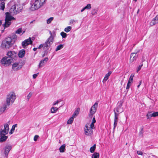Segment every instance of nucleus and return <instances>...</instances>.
<instances>
[{
	"mask_svg": "<svg viewBox=\"0 0 158 158\" xmlns=\"http://www.w3.org/2000/svg\"><path fill=\"white\" fill-rule=\"evenodd\" d=\"M32 94V93L31 92L29 93L27 95V100L29 101L30 98L31 97Z\"/></svg>",
	"mask_w": 158,
	"mask_h": 158,
	"instance_id": "nucleus-39",
	"label": "nucleus"
},
{
	"mask_svg": "<svg viewBox=\"0 0 158 158\" xmlns=\"http://www.w3.org/2000/svg\"><path fill=\"white\" fill-rule=\"evenodd\" d=\"M13 2V1H11L9 3V5H10V4H11V3Z\"/></svg>",
	"mask_w": 158,
	"mask_h": 158,
	"instance_id": "nucleus-57",
	"label": "nucleus"
},
{
	"mask_svg": "<svg viewBox=\"0 0 158 158\" xmlns=\"http://www.w3.org/2000/svg\"><path fill=\"white\" fill-rule=\"evenodd\" d=\"M38 74H39V73H37L36 74H34L33 75V78L35 79L38 76Z\"/></svg>",
	"mask_w": 158,
	"mask_h": 158,
	"instance_id": "nucleus-46",
	"label": "nucleus"
},
{
	"mask_svg": "<svg viewBox=\"0 0 158 158\" xmlns=\"http://www.w3.org/2000/svg\"><path fill=\"white\" fill-rule=\"evenodd\" d=\"M117 124V123H115L114 122V127L113 129H114L116 127Z\"/></svg>",
	"mask_w": 158,
	"mask_h": 158,
	"instance_id": "nucleus-49",
	"label": "nucleus"
},
{
	"mask_svg": "<svg viewBox=\"0 0 158 158\" xmlns=\"http://www.w3.org/2000/svg\"><path fill=\"white\" fill-rule=\"evenodd\" d=\"M7 107V105L6 104H4L0 106V115L4 112L6 110Z\"/></svg>",
	"mask_w": 158,
	"mask_h": 158,
	"instance_id": "nucleus-17",
	"label": "nucleus"
},
{
	"mask_svg": "<svg viewBox=\"0 0 158 158\" xmlns=\"http://www.w3.org/2000/svg\"><path fill=\"white\" fill-rule=\"evenodd\" d=\"M23 9L22 5L15 4L11 7L10 10V13L7 12L6 13V18L5 23L2 26L4 28L8 27L11 24V21L15 20V19L11 15H14L21 11Z\"/></svg>",
	"mask_w": 158,
	"mask_h": 158,
	"instance_id": "nucleus-1",
	"label": "nucleus"
},
{
	"mask_svg": "<svg viewBox=\"0 0 158 158\" xmlns=\"http://www.w3.org/2000/svg\"><path fill=\"white\" fill-rule=\"evenodd\" d=\"M96 148V145L94 144L92 147H91L90 148V151L91 153L94 152Z\"/></svg>",
	"mask_w": 158,
	"mask_h": 158,
	"instance_id": "nucleus-31",
	"label": "nucleus"
},
{
	"mask_svg": "<svg viewBox=\"0 0 158 158\" xmlns=\"http://www.w3.org/2000/svg\"><path fill=\"white\" fill-rule=\"evenodd\" d=\"M111 73L112 72L111 71H109L108 73L105 75L104 78L102 81V82L103 83L105 82L107 80L109 76L111 74Z\"/></svg>",
	"mask_w": 158,
	"mask_h": 158,
	"instance_id": "nucleus-19",
	"label": "nucleus"
},
{
	"mask_svg": "<svg viewBox=\"0 0 158 158\" xmlns=\"http://www.w3.org/2000/svg\"><path fill=\"white\" fill-rule=\"evenodd\" d=\"M143 127H140V132L139 133V137L142 138L143 137Z\"/></svg>",
	"mask_w": 158,
	"mask_h": 158,
	"instance_id": "nucleus-23",
	"label": "nucleus"
},
{
	"mask_svg": "<svg viewBox=\"0 0 158 158\" xmlns=\"http://www.w3.org/2000/svg\"><path fill=\"white\" fill-rule=\"evenodd\" d=\"M49 33L50 34V36L44 43L45 47L48 48H49L53 43L54 40V37L56 35L55 32H53V33L52 34L51 31H50Z\"/></svg>",
	"mask_w": 158,
	"mask_h": 158,
	"instance_id": "nucleus-5",
	"label": "nucleus"
},
{
	"mask_svg": "<svg viewBox=\"0 0 158 158\" xmlns=\"http://www.w3.org/2000/svg\"><path fill=\"white\" fill-rule=\"evenodd\" d=\"M129 81L130 82L132 83L133 81V79H132L131 78H129V79L128 81Z\"/></svg>",
	"mask_w": 158,
	"mask_h": 158,
	"instance_id": "nucleus-50",
	"label": "nucleus"
},
{
	"mask_svg": "<svg viewBox=\"0 0 158 158\" xmlns=\"http://www.w3.org/2000/svg\"><path fill=\"white\" fill-rule=\"evenodd\" d=\"M64 45L63 44H60L56 48V49L55 51L57 52L59 50H60L63 48Z\"/></svg>",
	"mask_w": 158,
	"mask_h": 158,
	"instance_id": "nucleus-30",
	"label": "nucleus"
},
{
	"mask_svg": "<svg viewBox=\"0 0 158 158\" xmlns=\"http://www.w3.org/2000/svg\"><path fill=\"white\" fill-rule=\"evenodd\" d=\"M38 137L39 136L37 135H35L34 138V140L35 141H36L37 139L38 138Z\"/></svg>",
	"mask_w": 158,
	"mask_h": 158,
	"instance_id": "nucleus-47",
	"label": "nucleus"
},
{
	"mask_svg": "<svg viewBox=\"0 0 158 158\" xmlns=\"http://www.w3.org/2000/svg\"><path fill=\"white\" fill-rule=\"evenodd\" d=\"M9 123L10 122L9 121L5 123L4 125V129H1L0 131V137H1L2 136V137L6 136V135L8 133L9 131Z\"/></svg>",
	"mask_w": 158,
	"mask_h": 158,
	"instance_id": "nucleus-6",
	"label": "nucleus"
},
{
	"mask_svg": "<svg viewBox=\"0 0 158 158\" xmlns=\"http://www.w3.org/2000/svg\"><path fill=\"white\" fill-rule=\"evenodd\" d=\"M16 36L15 35L12 37H8L2 42L1 47L3 48L9 49L14 44L16 40Z\"/></svg>",
	"mask_w": 158,
	"mask_h": 158,
	"instance_id": "nucleus-2",
	"label": "nucleus"
},
{
	"mask_svg": "<svg viewBox=\"0 0 158 158\" xmlns=\"http://www.w3.org/2000/svg\"><path fill=\"white\" fill-rule=\"evenodd\" d=\"M146 116L147 117V119H150L152 117H153L152 116V114L151 113H149L146 115Z\"/></svg>",
	"mask_w": 158,
	"mask_h": 158,
	"instance_id": "nucleus-40",
	"label": "nucleus"
},
{
	"mask_svg": "<svg viewBox=\"0 0 158 158\" xmlns=\"http://www.w3.org/2000/svg\"><path fill=\"white\" fill-rule=\"evenodd\" d=\"M2 24V21L0 20V26Z\"/></svg>",
	"mask_w": 158,
	"mask_h": 158,
	"instance_id": "nucleus-59",
	"label": "nucleus"
},
{
	"mask_svg": "<svg viewBox=\"0 0 158 158\" xmlns=\"http://www.w3.org/2000/svg\"><path fill=\"white\" fill-rule=\"evenodd\" d=\"M137 52L135 53H131L130 55V60L131 62H133L134 61V60L136 59L135 56L136 54H137Z\"/></svg>",
	"mask_w": 158,
	"mask_h": 158,
	"instance_id": "nucleus-20",
	"label": "nucleus"
},
{
	"mask_svg": "<svg viewBox=\"0 0 158 158\" xmlns=\"http://www.w3.org/2000/svg\"><path fill=\"white\" fill-rule=\"evenodd\" d=\"M25 53V50L24 49L21 50L19 52L18 56L19 57L22 58L24 57Z\"/></svg>",
	"mask_w": 158,
	"mask_h": 158,
	"instance_id": "nucleus-18",
	"label": "nucleus"
},
{
	"mask_svg": "<svg viewBox=\"0 0 158 158\" xmlns=\"http://www.w3.org/2000/svg\"><path fill=\"white\" fill-rule=\"evenodd\" d=\"M134 74H132L130 76V77L129 78H132V79H133V78L134 77Z\"/></svg>",
	"mask_w": 158,
	"mask_h": 158,
	"instance_id": "nucleus-51",
	"label": "nucleus"
},
{
	"mask_svg": "<svg viewBox=\"0 0 158 158\" xmlns=\"http://www.w3.org/2000/svg\"><path fill=\"white\" fill-rule=\"evenodd\" d=\"M123 102L120 101L118 102L117 106L115 108L114 110H115L117 113H121L123 111V109L122 108Z\"/></svg>",
	"mask_w": 158,
	"mask_h": 158,
	"instance_id": "nucleus-11",
	"label": "nucleus"
},
{
	"mask_svg": "<svg viewBox=\"0 0 158 158\" xmlns=\"http://www.w3.org/2000/svg\"><path fill=\"white\" fill-rule=\"evenodd\" d=\"M133 1H135V2H136L137 0H133Z\"/></svg>",
	"mask_w": 158,
	"mask_h": 158,
	"instance_id": "nucleus-63",
	"label": "nucleus"
},
{
	"mask_svg": "<svg viewBox=\"0 0 158 158\" xmlns=\"http://www.w3.org/2000/svg\"><path fill=\"white\" fill-rule=\"evenodd\" d=\"M59 102V101L58 100H57L56 101L54 102L53 103L52 105L53 106H55V105L58 104Z\"/></svg>",
	"mask_w": 158,
	"mask_h": 158,
	"instance_id": "nucleus-48",
	"label": "nucleus"
},
{
	"mask_svg": "<svg viewBox=\"0 0 158 158\" xmlns=\"http://www.w3.org/2000/svg\"><path fill=\"white\" fill-rule=\"evenodd\" d=\"M114 118H118L119 114L120 113H117L115 110H114Z\"/></svg>",
	"mask_w": 158,
	"mask_h": 158,
	"instance_id": "nucleus-38",
	"label": "nucleus"
},
{
	"mask_svg": "<svg viewBox=\"0 0 158 158\" xmlns=\"http://www.w3.org/2000/svg\"><path fill=\"white\" fill-rule=\"evenodd\" d=\"M24 32H25L24 31H23V33H22V34H22H22H23V33H24Z\"/></svg>",
	"mask_w": 158,
	"mask_h": 158,
	"instance_id": "nucleus-62",
	"label": "nucleus"
},
{
	"mask_svg": "<svg viewBox=\"0 0 158 158\" xmlns=\"http://www.w3.org/2000/svg\"><path fill=\"white\" fill-rule=\"evenodd\" d=\"M16 33L20 34L22 33V30L21 28L18 29L15 32Z\"/></svg>",
	"mask_w": 158,
	"mask_h": 158,
	"instance_id": "nucleus-36",
	"label": "nucleus"
},
{
	"mask_svg": "<svg viewBox=\"0 0 158 158\" xmlns=\"http://www.w3.org/2000/svg\"><path fill=\"white\" fill-rule=\"evenodd\" d=\"M73 120H74V118L73 117H71L68 120V121L67 122V124H71L73 123Z\"/></svg>",
	"mask_w": 158,
	"mask_h": 158,
	"instance_id": "nucleus-28",
	"label": "nucleus"
},
{
	"mask_svg": "<svg viewBox=\"0 0 158 158\" xmlns=\"http://www.w3.org/2000/svg\"><path fill=\"white\" fill-rule=\"evenodd\" d=\"M85 7V9L89 10L91 8V5L90 4H88Z\"/></svg>",
	"mask_w": 158,
	"mask_h": 158,
	"instance_id": "nucleus-37",
	"label": "nucleus"
},
{
	"mask_svg": "<svg viewBox=\"0 0 158 158\" xmlns=\"http://www.w3.org/2000/svg\"><path fill=\"white\" fill-rule=\"evenodd\" d=\"M132 83L130 82L129 81H128V82L127 84V88H126L127 89H129L130 86L131 85Z\"/></svg>",
	"mask_w": 158,
	"mask_h": 158,
	"instance_id": "nucleus-44",
	"label": "nucleus"
},
{
	"mask_svg": "<svg viewBox=\"0 0 158 158\" xmlns=\"http://www.w3.org/2000/svg\"><path fill=\"white\" fill-rule=\"evenodd\" d=\"M60 35L63 38H65L67 36V34L64 32H61Z\"/></svg>",
	"mask_w": 158,
	"mask_h": 158,
	"instance_id": "nucleus-35",
	"label": "nucleus"
},
{
	"mask_svg": "<svg viewBox=\"0 0 158 158\" xmlns=\"http://www.w3.org/2000/svg\"><path fill=\"white\" fill-rule=\"evenodd\" d=\"M12 148V145L10 144H6L3 148V153L6 158H7L8 154Z\"/></svg>",
	"mask_w": 158,
	"mask_h": 158,
	"instance_id": "nucleus-9",
	"label": "nucleus"
},
{
	"mask_svg": "<svg viewBox=\"0 0 158 158\" xmlns=\"http://www.w3.org/2000/svg\"><path fill=\"white\" fill-rule=\"evenodd\" d=\"M0 9L3 10L5 8V3L3 2H2L0 4Z\"/></svg>",
	"mask_w": 158,
	"mask_h": 158,
	"instance_id": "nucleus-34",
	"label": "nucleus"
},
{
	"mask_svg": "<svg viewBox=\"0 0 158 158\" xmlns=\"http://www.w3.org/2000/svg\"><path fill=\"white\" fill-rule=\"evenodd\" d=\"M72 29V27L71 26H68L65 28L64 29V31L66 32H69Z\"/></svg>",
	"mask_w": 158,
	"mask_h": 158,
	"instance_id": "nucleus-33",
	"label": "nucleus"
},
{
	"mask_svg": "<svg viewBox=\"0 0 158 158\" xmlns=\"http://www.w3.org/2000/svg\"><path fill=\"white\" fill-rule=\"evenodd\" d=\"M137 72H138V69H137Z\"/></svg>",
	"mask_w": 158,
	"mask_h": 158,
	"instance_id": "nucleus-61",
	"label": "nucleus"
},
{
	"mask_svg": "<svg viewBox=\"0 0 158 158\" xmlns=\"http://www.w3.org/2000/svg\"><path fill=\"white\" fill-rule=\"evenodd\" d=\"M143 64H141L140 66H139V71L141 67L143 66Z\"/></svg>",
	"mask_w": 158,
	"mask_h": 158,
	"instance_id": "nucleus-53",
	"label": "nucleus"
},
{
	"mask_svg": "<svg viewBox=\"0 0 158 158\" xmlns=\"http://www.w3.org/2000/svg\"><path fill=\"white\" fill-rule=\"evenodd\" d=\"M16 98L15 93L14 92H11L8 94L6 96V103L8 106L10 105V103H13Z\"/></svg>",
	"mask_w": 158,
	"mask_h": 158,
	"instance_id": "nucleus-4",
	"label": "nucleus"
},
{
	"mask_svg": "<svg viewBox=\"0 0 158 158\" xmlns=\"http://www.w3.org/2000/svg\"><path fill=\"white\" fill-rule=\"evenodd\" d=\"M7 55L8 56V57L12 59L14 58L17 55L16 53L14 51H9L7 53Z\"/></svg>",
	"mask_w": 158,
	"mask_h": 158,
	"instance_id": "nucleus-14",
	"label": "nucleus"
},
{
	"mask_svg": "<svg viewBox=\"0 0 158 158\" xmlns=\"http://www.w3.org/2000/svg\"><path fill=\"white\" fill-rule=\"evenodd\" d=\"M48 57H46L44 59L41 60L38 66V69H40L41 68L44 66L46 64V62L48 61Z\"/></svg>",
	"mask_w": 158,
	"mask_h": 158,
	"instance_id": "nucleus-13",
	"label": "nucleus"
},
{
	"mask_svg": "<svg viewBox=\"0 0 158 158\" xmlns=\"http://www.w3.org/2000/svg\"><path fill=\"white\" fill-rule=\"evenodd\" d=\"M141 81H140V83H139V85H140L141 84Z\"/></svg>",
	"mask_w": 158,
	"mask_h": 158,
	"instance_id": "nucleus-60",
	"label": "nucleus"
},
{
	"mask_svg": "<svg viewBox=\"0 0 158 158\" xmlns=\"http://www.w3.org/2000/svg\"><path fill=\"white\" fill-rule=\"evenodd\" d=\"M96 122V120L95 118H93L91 123L90 124V126L91 128H95L94 125V123Z\"/></svg>",
	"mask_w": 158,
	"mask_h": 158,
	"instance_id": "nucleus-24",
	"label": "nucleus"
},
{
	"mask_svg": "<svg viewBox=\"0 0 158 158\" xmlns=\"http://www.w3.org/2000/svg\"><path fill=\"white\" fill-rule=\"evenodd\" d=\"M38 48H33V50L34 51H35Z\"/></svg>",
	"mask_w": 158,
	"mask_h": 158,
	"instance_id": "nucleus-56",
	"label": "nucleus"
},
{
	"mask_svg": "<svg viewBox=\"0 0 158 158\" xmlns=\"http://www.w3.org/2000/svg\"><path fill=\"white\" fill-rule=\"evenodd\" d=\"M45 0H31L30 4L31 5L30 10L32 11H34L38 10L44 4Z\"/></svg>",
	"mask_w": 158,
	"mask_h": 158,
	"instance_id": "nucleus-3",
	"label": "nucleus"
},
{
	"mask_svg": "<svg viewBox=\"0 0 158 158\" xmlns=\"http://www.w3.org/2000/svg\"><path fill=\"white\" fill-rule=\"evenodd\" d=\"M98 103L96 102L91 107L89 111L90 116H92L96 112L98 106Z\"/></svg>",
	"mask_w": 158,
	"mask_h": 158,
	"instance_id": "nucleus-10",
	"label": "nucleus"
},
{
	"mask_svg": "<svg viewBox=\"0 0 158 158\" xmlns=\"http://www.w3.org/2000/svg\"><path fill=\"white\" fill-rule=\"evenodd\" d=\"M22 66L17 63H14L12 66V68L14 71H17L22 68Z\"/></svg>",
	"mask_w": 158,
	"mask_h": 158,
	"instance_id": "nucleus-15",
	"label": "nucleus"
},
{
	"mask_svg": "<svg viewBox=\"0 0 158 158\" xmlns=\"http://www.w3.org/2000/svg\"><path fill=\"white\" fill-rule=\"evenodd\" d=\"M32 41L31 40L30 37H29L26 40L22 43V45L23 48H26V46L30 44H32Z\"/></svg>",
	"mask_w": 158,
	"mask_h": 158,
	"instance_id": "nucleus-12",
	"label": "nucleus"
},
{
	"mask_svg": "<svg viewBox=\"0 0 158 158\" xmlns=\"http://www.w3.org/2000/svg\"><path fill=\"white\" fill-rule=\"evenodd\" d=\"M12 60L13 59L11 58L5 56L1 60V63L3 66H7L10 64Z\"/></svg>",
	"mask_w": 158,
	"mask_h": 158,
	"instance_id": "nucleus-7",
	"label": "nucleus"
},
{
	"mask_svg": "<svg viewBox=\"0 0 158 158\" xmlns=\"http://www.w3.org/2000/svg\"><path fill=\"white\" fill-rule=\"evenodd\" d=\"M94 128H91L89 123L86 124L84 128V133L87 136H91L93 133L92 129Z\"/></svg>",
	"mask_w": 158,
	"mask_h": 158,
	"instance_id": "nucleus-8",
	"label": "nucleus"
},
{
	"mask_svg": "<svg viewBox=\"0 0 158 158\" xmlns=\"http://www.w3.org/2000/svg\"><path fill=\"white\" fill-rule=\"evenodd\" d=\"M118 118H114V122L118 123Z\"/></svg>",
	"mask_w": 158,
	"mask_h": 158,
	"instance_id": "nucleus-52",
	"label": "nucleus"
},
{
	"mask_svg": "<svg viewBox=\"0 0 158 158\" xmlns=\"http://www.w3.org/2000/svg\"><path fill=\"white\" fill-rule=\"evenodd\" d=\"M152 114V116L153 117L158 116V112H155Z\"/></svg>",
	"mask_w": 158,
	"mask_h": 158,
	"instance_id": "nucleus-43",
	"label": "nucleus"
},
{
	"mask_svg": "<svg viewBox=\"0 0 158 158\" xmlns=\"http://www.w3.org/2000/svg\"><path fill=\"white\" fill-rule=\"evenodd\" d=\"M65 148V145L64 144L61 145L59 148L60 152H64Z\"/></svg>",
	"mask_w": 158,
	"mask_h": 158,
	"instance_id": "nucleus-22",
	"label": "nucleus"
},
{
	"mask_svg": "<svg viewBox=\"0 0 158 158\" xmlns=\"http://www.w3.org/2000/svg\"><path fill=\"white\" fill-rule=\"evenodd\" d=\"M80 109L79 108H77L74 111L72 116V117L73 118H75L79 114Z\"/></svg>",
	"mask_w": 158,
	"mask_h": 158,
	"instance_id": "nucleus-21",
	"label": "nucleus"
},
{
	"mask_svg": "<svg viewBox=\"0 0 158 158\" xmlns=\"http://www.w3.org/2000/svg\"><path fill=\"white\" fill-rule=\"evenodd\" d=\"M123 80H122L121 81V85H122V84H123Z\"/></svg>",
	"mask_w": 158,
	"mask_h": 158,
	"instance_id": "nucleus-58",
	"label": "nucleus"
},
{
	"mask_svg": "<svg viewBox=\"0 0 158 158\" xmlns=\"http://www.w3.org/2000/svg\"><path fill=\"white\" fill-rule=\"evenodd\" d=\"M97 12H98L97 10H96L95 9H94L92 11V13H91L92 15H95L97 14Z\"/></svg>",
	"mask_w": 158,
	"mask_h": 158,
	"instance_id": "nucleus-41",
	"label": "nucleus"
},
{
	"mask_svg": "<svg viewBox=\"0 0 158 158\" xmlns=\"http://www.w3.org/2000/svg\"><path fill=\"white\" fill-rule=\"evenodd\" d=\"M99 154L98 153L94 152L92 155V158H99Z\"/></svg>",
	"mask_w": 158,
	"mask_h": 158,
	"instance_id": "nucleus-26",
	"label": "nucleus"
},
{
	"mask_svg": "<svg viewBox=\"0 0 158 158\" xmlns=\"http://www.w3.org/2000/svg\"><path fill=\"white\" fill-rule=\"evenodd\" d=\"M7 138V136H4V137H2V136L1 137H0V142H5Z\"/></svg>",
	"mask_w": 158,
	"mask_h": 158,
	"instance_id": "nucleus-25",
	"label": "nucleus"
},
{
	"mask_svg": "<svg viewBox=\"0 0 158 158\" xmlns=\"http://www.w3.org/2000/svg\"><path fill=\"white\" fill-rule=\"evenodd\" d=\"M43 47H44V48L45 47V45H44V43L40 45H39V46L38 47V48L40 49V48H41Z\"/></svg>",
	"mask_w": 158,
	"mask_h": 158,
	"instance_id": "nucleus-45",
	"label": "nucleus"
},
{
	"mask_svg": "<svg viewBox=\"0 0 158 158\" xmlns=\"http://www.w3.org/2000/svg\"><path fill=\"white\" fill-rule=\"evenodd\" d=\"M58 109V108L57 107H52L51 109V113H55Z\"/></svg>",
	"mask_w": 158,
	"mask_h": 158,
	"instance_id": "nucleus-29",
	"label": "nucleus"
},
{
	"mask_svg": "<svg viewBox=\"0 0 158 158\" xmlns=\"http://www.w3.org/2000/svg\"><path fill=\"white\" fill-rule=\"evenodd\" d=\"M158 23V15L156 16L150 23V25L151 26L155 25Z\"/></svg>",
	"mask_w": 158,
	"mask_h": 158,
	"instance_id": "nucleus-16",
	"label": "nucleus"
},
{
	"mask_svg": "<svg viewBox=\"0 0 158 158\" xmlns=\"http://www.w3.org/2000/svg\"><path fill=\"white\" fill-rule=\"evenodd\" d=\"M139 158H143V153L142 152L139 151Z\"/></svg>",
	"mask_w": 158,
	"mask_h": 158,
	"instance_id": "nucleus-42",
	"label": "nucleus"
},
{
	"mask_svg": "<svg viewBox=\"0 0 158 158\" xmlns=\"http://www.w3.org/2000/svg\"><path fill=\"white\" fill-rule=\"evenodd\" d=\"M17 126V124H15L12 126L11 130H10V134H12L14 131L15 127Z\"/></svg>",
	"mask_w": 158,
	"mask_h": 158,
	"instance_id": "nucleus-27",
	"label": "nucleus"
},
{
	"mask_svg": "<svg viewBox=\"0 0 158 158\" xmlns=\"http://www.w3.org/2000/svg\"><path fill=\"white\" fill-rule=\"evenodd\" d=\"M138 153H139V152H138V151H137V153L138 154Z\"/></svg>",
	"mask_w": 158,
	"mask_h": 158,
	"instance_id": "nucleus-64",
	"label": "nucleus"
},
{
	"mask_svg": "<svg viewBox=\"0 0 158 158\" xmlns=\"http://www.w3.org/2000/svg\"><path fill=\"white\" fill-rule=\"evenodd\" d=\"M85 10V7H84L83 8H82L81 10V12H83Z\"/></svg>",
	"mask_w": 158,
	"mask_h": 158,
	"instance_id": "nucleus-54",
	"label": "nucleus"
},
{
	"mask_svg": "<svg viewBox=\"0 0 158 158\" xmlns=\"http://www.w3.org/2000/svg\"><path fill=\"white\" fill-rule=\"evenodd\" d=\"M53 19L54 18L53 17H51L49 18L47 20V24H50L53 20Z\"/></svg>",
	"mask_w": 158,
	"mask_h": 158,
	"instance_id": "nucleus-32",
	"label": "nucleus"
},
{
	"mask_svg": "<svg viewBox=\"0 0 158 158\" xmlns=\"http://www.w3.org/2000/svg\"><path fill=\"white\" fill-rule=\"evenodd\" d=\"M75 21L74 20H71L70 21V23H73V22H74Z\"/></svg>",
	"mask_w": 158,
	"mask_h": 158,
	"instance_id": "nucleus-55",
	"label": "nucleus"
}]
</instances>
